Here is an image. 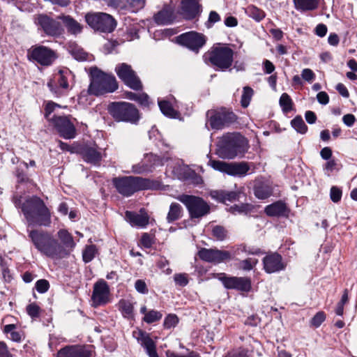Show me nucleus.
Masks as SVG:
<instances>
[{
    "mask_svg": "<svg viewBox=\"0 0 357 357\" xmlns=\"http://www.w3.org/2000/svg\"><path fill=\"white\" fill-rule=\"evenodd\" d=\"M326 319V315L323 312H317L311 319V326L318 328Z\"/></svg>",
    "mask_w": 357,
    "mask_h": 357,
    "instance_id": "8fccbe9b",
    "label": "nucleus"
},
{
    "mask_svg": "<svg viewBox=\"0 0 357 357\" xmlns=\"http://www.w3.org/2000/svg\"><path fill=\"white\" fill-rule=\"evenodd\" d=\"M134 336L145 349L149 357H158L156 351V344L151 339L149 334L142 331H139L138 332H134Z\"/></svg>",
    "mask_w": 357,
    "mask_h": 357,
    "instance_id": "6ab92c4d",
    "label": "nucleus"
},
{
    "mask_svg": "<svg viewBox=\"0 0 357 357\" xmlns=\"http://www.w3.org/2000/svg\"><path fill=\"white\" fill-rule=\"evenodd\" d=\"M251 210V206L248 204H235L228 208V211L232 214L247 213Z\"/></svg>",
    "mask_w": 357,
    "mask_h": 357,
    "instance_id": "79ce46f5",
    "label": "nucleus"
},
{
    "mask_svg": "<svg viewBox=\"0 0 357 357\" xmlns=\"http://www.w3.org/2000/svg\"><path fill=\"white\" fill-rule=\"evenodd\" d=\"M176 199L185 206L191 219L201 218L210 212L209 205L202 197L183 194Z\"/></svg>",
    "mask_w": 357,
    "mask_h": 357,
    "instance_id": "423d86ee",
    "label": "nucleus"
},
{
    "mask_svg": "<svg viewBox=\"0 0 357 357\" xmlns=\"http://www.w3.org/2000/svg\"><path fill=\"white\" fill-rule=\"evenodd\" d=\"M85 161L91 164H98L102 159L101 153L94 147H85L82 151Z\"/></svg>",
    "mask_w": 357,
    "mask_h": 357,
    "instance_id": "c756f323",
    "label": "nucleus"
},
{
    "mask_svg": "<svg viewBox=\"0 0 357 357\" xmlns=\"http://www.w3.org/2000/svg\"><path fill=\"white\" fill-rule=\"evenodd\" d=\"M91 351L86 346L73 345L67 346L60 349L57 357H90Z\"/></svg>",
    "mask_w": 357,
    "mask_h": 357,
    "instance_id": "aec40b11",
    "label": "nucleus"
},
{
    "mask_svg": "<svg viewBox=\"0 0 357 357\" xmlns=\"http://www.w3.org/2000/svg\"><path fill=\"white\" fill-rule=\"evenodd\" d=\"M220 20V16L215 11H211L209 13L208 19L206 22V26L210 28L214 23H216Z\"/></svg>",
    "mask_w": 357,
    "mask_h": 357,
    "instance_id": "052dcab7",
    "label": "nucleus"
},
{
    "mask_svg": "<svg viewBox=\"0 0 357 357\" xmlns=\"http://www.w3.org/2000/svg\"><path fill=\"white\" fill-rule=\"evenodd\" d=\"M60 136L66 139L75 137L76 129L75 126L67 116H59L52 122Z\"/></svg>",
    "mask_w": 357,
    "mask_h": 357,
    "instance_id": "dca6fc26",
    "label": "nucleus"
},
{
    "mask_svg": "<svg viewBox=\"0 0 357 357\" xmlns=\"http://www.w3.org/2000/svg\"><path fill=\"white\" fill-rule=\"evenodd\" d=\"M291 125L299 133L305 134L307 130V126L300 116H297L292 119Z\"/></svg>",
    "mask_w": 357,
    "mask_h": 357,
    "instance_id": "4c0bfd02",
    "label": "nucleus"
},
{
    "mask_svg": "<svg viewBox=\"0 0 357 357\" xmlns=\"http://www.w3.org/2000/svg\"><path fill=\"white\" fill-rule=\"evenodd\" d=\"M178 322V317L174 314H169L165 317L164 326L167 328L174 327Z\"/></svg>",
    "mask_w": 357,
    "mask_h": 357,
    "instance_id": "6e6d98bb",
    "label": "nucleus"
},
{
    "mask_svg": "<svg viewBox=\"0 0 357 357\" xmlns=\"http://www.w3.org/2000/svg\"><path fill=\"white\" fill-rule=\"evenodd\" d=\"M207 116L211 127L216 130L227 127L236 120V115L225 109L219 111H208Z\"/></svg>",
    "mask_w": 357,
    "mask_h": 357,
    "instance_id": "9d476101",
    "label": "nucleus"
},
{
    "mask_svg": "<svg viewBox=\"0 0 357 357\" xmlns=\"http://www.w3.org/2000/svg\"><path fill=\"white\" fill-rule=\"evenodd\" d=\"M249 15L257 21H260L265 17L264 11L254 6L249 8Z\"/></svg>",
    "mask_w": 357,
    "mask_h": 357,
    "instance_id": "3c124183",
    "label": "nucleus"
},
{
    "mask_svg": "<svg viewBox=\"0 0 357 357\" xmlns=\"http://www.w3.org/2000/svg\"><path fill=\"white\" fill-rule=\"evenodd\" d=\"M50 287V284L46 280H39L36 283V290L41 294L45 293Z\"/></svg>",
    "mask_w": 357,
    "mask_h": 357,
    "instance_id": "4d7b16f0",
    "label": "nucleus"
},
{
    "mask_svg": "<svg viewBox=\"0 0 357 357\" xmlns=\"http://www.w3.org/2000/svg\"><path fill=\"white\" fill-rule=\"evenodd\" d=\"M154 20L158 24H170L174 20V12L169 6H165L154 16Z\"/></svg>",
    "mask_w": 357,
    "mask_h": 357,
    "instance_id": "bb28decb",
    "label": "nucleus"
},
{
    "mask_svg": "<svg viewBox=\"0 0 357 357\" xmlns=\"http://www.w3.org/2000/svg\"><path fill=\"white\" fill-rule=\"evenodd\" d=\"M266 272L272 273L283 270L285 268L282 257L276 253L266 256L263 260Z\"/></svg>",
    "mask_w": 357,
    "mask_h": 357,
    "instance_id": "412c9836",
    "label": "nucleus"
},
{
    "mask_svg": "<svg viewBox=\"0 0 357 357\" xmlns=\"http://www.w3.org/2000/svg\"><path fill=\"white\" fill-rule=\"evenodd\" d=\"M221 280L227 289H234L242 291H249L251 281L248 278L222 277Z\"/></svg>",
    "mask_w": 357,
    "mask_h": 357,
    "instance_id": "a211bd4d",
    "label": "nucleus"
},
{
    "mask_svg": "<svg viewBox=\"0 0 357 357\" xmlns=\"http://www.w3.org/2000/svg\"><path fill=\"white\" fill-rule=\"evenodd\" d=\"M212 233L213 236L219 241L224 240L227 236V231L221 226L214 227Z\"/></svg>",
    "mask_w": 357,
    "mask_h": 357,
    "instance_id": "603ef678",
    "label": "nucleus"
},
{
    "mask_svg": "<svg viewBox=\"0 0 357 357\" xmlns=\"http://www.w3.org/2000/svg\"><path fill=\"white\" fill-rule=\"evenodd\" d=\"M145 160L147 161L149 166L151 167V172H152L153 169L156 167L163 165L166 160L165 158H161L159 156L153 154L146 155Z\"/></svg>",
    "mask_w": 357,
    "mask_h": 357,
    "instance_id": "c9c22d12",
    "label": "nucleus"
},
{
    "mask_svg": "<svg viewBox=\"0 0 357 357\" xmlns=\"http://www.w3.org/2000/svg\"><path fill=\"white\" fill-rule=\"evenodd\" d=\"M109 111L113 118L117 121H126L135 123L139 120V115L137 108L129 102H114Z\"/></svg>",
    "mask_w": 357,
    "mask_h": 357,
    "instance_id": "0eeeda50",
    "label": "nucleus"
},
{
    "mask_svg": "<svg viewBox=\"0 0 357 357\" xmlns=\"http://www.w3.org/2000/svg\"><path fill=\"white\" fill-rule=\"evenodd\" d=\"M268 216H284L287 213V207L282 201H278L272 204L268 205L264 210Z\"/></svg>",
    "mask_w": 357,
    "mask_h": 357,
    "instance_id": "a878e982",
    "label": "nucleus"
},
{
    "mask_svg": "<svg viewBox=\"0 0 357 357\" xmlns=\"http://www.w3.org/2000/svg\"><path fill=\"white\" fill-rule=\"evenodd\" d=\"M301 77L305 81L311 83L315 79V74L311 69L305 68L302 70Z\"/></svg>",
    "mask_w": 357,
    "mask_h": 357,
    "instance_id": "bf43d9fd",
    "label": "nucleus"
},
{
    "mask_svg": "<svg viewBox=\"0 0 357 357\" xmlns=\"http://www.w3.org/2000/svg\"><path fill=\"white\" fill-rule=\"evenodd\" d=\"M174 280L176 285L185 287L188 284V277L186 273H176L174 275Z\"/></svg>",
    "mask_w": 357,
    "mask_h": 357,
    "instance_id": "09e8293b",
    "label": "nucleus"
},
{
    "mask_svg": "<svg viewBox=\"0 0 357 357\" xmlns=\"http://www.w3.org/2000/svg\"><path fill=\"white\" fill-rule=\"evenodd\" d=\"M35 22L48 36H59L64 31L59 22L50 18L46 15H38Z\"/></svg>",
    "mask_w": 357,
    "mask_h": 357,
    "instance_id": "4468645a",
    "label": "nucleus"
},
{
    "mask_svg": "<svg viewBox=\"0 0 357 357\" xmlns=\"http://www.w3.org/2000/svg\"><path fill=\"white\" fill-rule=\"evenodd\" d=\"M279 102L284 112H288L292 109L293 102L287 93H284L281 95Z\"/></svg>",
    "mask_w": 357,
    "mask_h": 357,
    "instance_id": "58836bf2",
    "label": "nucleus"
},
{
    "mask_svg": "<svg viewBox=\"0 0 357 357\" xmlns=\"http://www.w3.org/2000/svg\"><path fill=\"white\" fill-rule=\"evenodd\" d=\"M29 236L35 248L43 255L53 259H60L68 255V251L63 248L50 234L39 230H31Z\"/></svg>",
    "mask_w": 357,
    "mask_h": 357,
    "instance_id": "f03ea898",
    "label": "nucleus"
},
{
    "mask_svg": "<svg viewBox=\"0 0 357 357\" xmlns=\"http://www.w3.org/2000/svg\"><path fill=\"white\" fill-rule=\"evenodd\" d=\"M135 288L140 294H147L149 290L146 282L142 280H137L135 283Z\"/></svg>",
    "mask_w": 357,
    "mask_h": 357,
    "instance_id": "680f3d73",
    "label": "nucleus"
},
{
    "mask_svg": "<svg viewBox=\"0 0 357 357\" xmlns=\"http://www.w3.org/2000/svg\"><path fill=\"white\" fill-rule=\"evenodd\" d=\"M40 307L36 303H31L26 307V312L32 318L38 317L40 315Z\"/></svg>",
    "mask_w": 357,
    "mask_h": 357,
    "instance_id": "864d4df0",
    "label": "nucleus"
},
{
    "mask_svg": "<svg viewBox=\"0 0 357 357\" xmlns=\"http://www.w3.org/2000/svg\"><path fill=\"white\" fill-rule=\"evenodd\" d=\"M264 70L266 74H271L275 70L273 63L269 60H265L263 63Z\"/></svg>",
    "mask_w": 357,
    "mask_h": 357,
    "instance_id": "338daca9",
    "label": "nucleus"
},
{
    "mask_svg": "<svg viewBox=\"0 0 357 357\" xmlns=\"http://www.w3.org/2000/svg\"><path fill=\"white\" fill-rule=\"evenodd\" d=\"M118 77L130 88L139 90L142 85L139 78L136 75L131 66L123 63L118 64L115 68Z\"/></svg>",
    "mask_w": 357,
    "mask_h": 357,
    "instance_id": "9b49d317",
    "label": "nucleus"
},
{
    "mask_svg": "<svg viewBox=\"0 0 357 357\" xmlns=\"http://www.w3.org/2000/svg\"><path fill=\"white\" fill-rule=\"evenodd\" d=\"M198 255L202 260L215 264L221 263L231 258V255L228 251L206 248H202L199 251Z\"/></svg>",
    "mask_w": 357,
    "mask_h": 357,
    "instance_id": "f3484780",
    "label": "nucleus"
},
{
    "mask_svg": "<svg viewBox=\"0 0 357 357\" xmlns=\"http://www.w3.org/2000/svg\"><path fill=\"white\" fill-rule=\"evenodd\" d=\"M257 263V260L255 258H248L243 260L240 263V267L245 271L251 270L253 266Z\"/></svg>",
    "mask_w": 357,
    "mask_h": 357,
    "instance_id": "5fc2aeb1",
    "label": "nucleus"
},
{
    "mask_svg": "<svg viewBox=\"0 0 357 357\" xmlns=\"http://www.w3.org/2000/svg\"><path fill=\"white\" fill-rule=\"evenodd\" d=\"M132 172L135 174H144L151 172V167L149 166L145 158L139 163L135 165L132 167Z\"/></svg>",
    "mask_w": 357,
    "mask_h": 357,
    "instance_id": "c03bdc74",
    "label": "nucleus"
},
{
    "mask_svg": "<svg viewBox=\"0 0 357 357\" xmlns=\"http://www.w3.org/2000/svg\"><path fill=\"white\" fill-rule=\"evenodd\" d=\"M141 243L145 248H150L152 245L153 239L149 234L145 233L142 236Z\"/></svg>",
    "mask_w": 357,
    "mask_h": 357,
    "instance_id": "0e129e2a",
    "label": "nucleus"
},
{
    "mask_svg": "<svg viewBox=\"0 0 357 357\" xmlns=\"http://www.w3.org/2000/svg\"><path fill=\"white\" fill-rule=\"evenodd\" d=\"M146 0H126L125 8L132 9L133 12L137 11L143 8L145 6Z\"/></svg>",
    "mask_w": 357,
    "mask_h": 357,
    "instance_id": "a18cd8bd",
    "label": "nucleus"
},
{
    "mask_svg": "<svg viewBox=\"0 0 357 357\" xmlns=\"http://www.w3.org/2000/svg\"><path fill=\"white\" fill-rule=\"evenodd\" d=\"M85 18L92 29L101 32L110 33L116 27L114 19L107 13H88Z\"/></svg>",
    "mask_w": 357,
    "mask_h": 357,
    "instance_id": "6e6552de",
    "label": "nucleus"
},
{
    "mask_svg": "<svg viewBox=\"0 0 357 357\" xmlns=\"http://www.w3.org/2000/svg\"><path fill=\"white\" fill-rule=\"evenodd\" d=\"M250 167L246 162L230 164L229 174L231 176H245L249 171Z\"/></svg>",
    "mask_w": 357,
    "mask_h": 357,
    "instance_id": "473e14b6",
    "label": "nucleus"
},
{
    "mask_svg": "<svg viewBox=\"0 0 357 357\" xmlns=\"http://www.w3.org/2000/svg\"><path fill=\"white\" fill-rule=\"evenodd\" d=\"M318 0H294L296 9L302 11L313 10L318 6Z\"/></svg>",
    "mask_w": 357,
    "mask_h": 357,
    "instance_id": "2f4dec72",
    "label": "nucleus"
},
{
    "mask_svg": "<svg viewBox=\"0 0 357 357\" xmlns=\"http://www.w3.org/2000/svg\"><path fill=\"white\" fill-rule=\"evenodd\" d=\"M119 309L124 317L132 318L133 317L134 306L130 301L121 300L119 303Z\"/></svg>",
    "mask_w": 357,
    "mask_h": 357,
    "instance_id": "f704fd0d",
    "label": "nucleus"
},
{
    "mask_svg": "<svg viewBox=\"0 0 357 357\" xmlns=\"http://www.w3.org/2000/svg\"><path fill=\"white\" fill-rule=\"evenodd\" d=\"M112 183L118 192L125 197H129L137 191L152 188V183L149 179L139 176L116 177L113 178Z\"/></svg>",
    "mask_w": 357,
    "mask_h": 357,
    "instance_id": "39448f33",
    "label": "nucleus"
},
{
    "mask_svg": "<svg viewBox=\"0 0 357 357\" xmlns=\"http://www.w3.org/2000/svg\"><path fill=\"white\" fill-rule=\"evenodd\" d=\"M273 193L271 186L267 183H261L255 186V195L261 199H264L269 197Z\"/></svg>",
    "mask_w": 357,
    "mask_h": 357,
    "instance_id": "72a5a7b5",
    "label": "nucleus"
},
{
    "mask_svg": "<svg viewBox=\"0 0 357 357\" xmlns=\"http://www.w3.org/2000/svg\"><path fill=\"white\" fill-rule=\"evenodd\" d=\"M210 195L212 199L220 202L226 203L227 202H232L238 200L240 196V192L214 190L211 192Z\"/></svg>",
    "mask_w": 357,
    "mask_h": 357,
    "instance_id": "b1692460",
    "label": "nucleus"
},
{
    "mask_svg": "<svg viewBox=\"0 0 357 357\" xmlns=\"http://www.w3.org/2000/svg\"><path fill=\"white\" fill-rule=\"evenodd\" d=\"M208 165L215 170L229 174L230 168V164L229 163L220 160H210Z\"/></svg>",
    "mask_w": 357,
    "mask_h": 357,
    "instance_id": "e433bc0d",
    "label": "nucleus"
},
{
    "mask_svg": "<svg viewBox=\"0 0 357 357\" xmlns=\"http://www.w3.org/2000/svg\"><path fill=\"white\" fill-rule=\"evenodd\" d=\"M60 107V105H59L56 103H54L53 102H49L46 106H45V116L47 119L48 121L52 123L54 120L56 119V117H58L57 116H52V113L55 110L56 108Z\"/></svg>",
    "mask_w": 357,
    "mask_h": 357,
    "instance_id": "49530a36",
    "label": "nucleus"
},
{
    "mask_svg": "<svg viewBox=\"0 0 357 357\" xmlns=\"http://www.w3.org/2000/svg\"><path fill=\"white\" fill-rule=\"evenodd\" d=\"M233 50L228 47H216L209 53V61L215 66L225 70L233 63Z\"/></svg>",
    "mask_w": 357,
    "mask_h": 357,
    "instance_id": "1a4fd4ad",
    "label": "nucleus"
},
{
    "mask_svg": "<svg viewBox=\"0 0 357 357\" xmlns=\"http://www.w3.org/2000/svg\"><path fill=\"white\" fill-rule=\"evenodd\" d=\"M159 107L163 114L169 117H174L176 114V111L172 108L170 103L166 100L158 102Z\"/></svg>",
    "mask_w": 357,
    "mask_h": 357,
    "instance_id": "ea45409f",
    "label": "nucleus"
},
{
    "mask_svg": "<svg viewBox=\"0 0 357 357\" xmlns=\"http://www.w3.org/2000/svg\"><path fill=\"white\" fill-rule=\"evenodd\" d=\"M57 236L60 240L61 245L68 251V255L75 246V243L71 234L66 229H61L58 231Z\"/></svg>",
    "mask_w": 357,
    "mask_h": 357,
    "instance_id": "c85d7f7f",
    "label": "nucleus"
},
{
    "mask_svg": "<svg viewBox=\"0 0 357 357\" xmlns=\"http://www.w3.org/2000/svg\"><path fill=\"white\" fill-rule=\"evenodd\" d=\"M166 355L167 357H200L198 354L193 353V352L189 354L188 356H183V355L177 354L171 351H167L166 352Z\"/></svg>",
    "mask_w": 357,
    "mask_h": 357,
    "instance_id": "774afa93",
    "label": "nucleus"
},
{
    "mask_svg": "<svg viewBox=\"0 0 357 357\" xmlns=\"http://www.w3.org/2000/svg\"><path fill=\"white\" fill-rule=\"evenodd\" d=\"M126 218L132 226L144 227L149 224V216L142 211L139 213L127 211Z\"/></svg>",
    "mask_w": 357,
    "mask_h": 357,
    "instance_id": "393cba45",
    "label": "nucleus"
},
{
    "mask_svg": "<svg viewBox=\"0 0 357 357\" xmlns=\"http://www.w3.org/2000/svg\"><path fill=\"white\" fill-rule=\"evenodd\" d=\"M29 60H33L42 66H50L56 59L55 52L45 46H35L28 52Z\"/></svg>",
    "mask_w": 357,
    "mask_h": 357,
    "instance_id": "f8f14e48",
    "label": "nucleus"
},
{
    "mask_svg": "<svg viewBox=\"0 0 357 357\" xmlns=\"http://www.w3.org/2000/svg\"><path fill=\"white\" fill-rule=\"evenodd\" d=\"M330 196L333 202H338L342 197V190L339 188L333 186L331 189Z\"/></svg>",
    "mask_w": 357,
    "mask_h": 357,
    "instance_id": "13d9d810",
    "label": "nucleus"
},
{
    "mask_svg": "<svg viewBox=\"0 0 357 357\" xmlns=\"http://www.w3.org/2000/svg\"><path fill=\"white\" fill-rule=\"evenodd\" d=\"M91 83L88 89L89 94L99 96L107 93H112L118 84L114 76L105 73L98 68H91Z\"/></svg>",
    "mask_w": 357,
    "mask_h": 357,
    "instance_id": "20e7f679",
    "label": "nucleus"
},
{
    "mask_svg": "<svg viewBox=\"0 0 357 357\" xmlns=\"http://www.w3.org/2000/svg\"><path fill=\"white\" fill-rule=\"evenodd\" d=\"M72 54L73 55L75 59L78 61L86 60L87 54L84 52L82 50H75L72 52Z\"/></svg>",
    "mask_w": 357,
    "mask_h": 357,
    "instance_id": "e2e57ef3",
    "label": "nucleus"
},
{
    "mask_svg": "<svg viewBox=\"0 0 357 357\" xmlns=\"http://www.w3.org/2000/svg\"><path fill=\"white\" fill-rule=\"evenodd\" d=\"M178 43L188 49L198 52L206 43V37L200 33L190 31L183 33L176 38Z\"/></svg>",
    "mask_w": 357,
    "mask_h": 357,
    "instance_id": "ddd939ff",
    "label": "nucleus"
},
{
    "mask_svg": "<svg viewBox=\"0 0 357 357\" xmlns=\"http://www.w3.org/2000/svg\"><path fill=\"white\" fill-rule=\"evenodd\" d=\"M96 249L94 245L86 246L83 252V260L87 263L91 261L95 257Z\"/></svg>",
    "mask_w": 357,
    "mask_h": 357,
    "instance_id": "de8ad7c7",
    "label": "nucleus"
},
{
    "mask_svg": "<svg viewBox=\"0 0 357 357\" xmlns=\"http://www.w3.org/2000/svg\"><path fill=\"white\" fill-rule=\"evenodd\" d=\"M61 20L69 33L76 35L82 32V26L69 15H60L58 17Z\"/></svg>",
    "mask_w": 357,
    "mask_h": 357,
    "instance_id": "cd10ccee",
    "label": "nucleus"
},
{
    "mask_svg": "<svg viewBox=\"0 0 357 357\" xmlns=\"http://www.w3.org/2000/svg\"><path fill=\"white\" fill-rule=\"evenodd\" d=\"M183 212V208L179 204L176 202L172 203L167 215V222H172L180 219L182 217Z\"/></svg>",
    "mask_w": 357,
    "mask_h": 357,
    "instance_id": "7c9ffc66",
    "label": "nucleus"
},
{
    "mask_svg": "<svg viewBox=\"0 0 357 357\" xmlns=\"http://www.w3.org/2000/svg\"><path fill=\"white\" fill-rule=\"evenodd\" d=\"M202 12L201 6L197 0H183L181 14L185 19L192 20L198 17Z\"/></svg>",
    "mask_w": 357,
    "mask_h": 357,
    "instance_id": "4be33fe9",
    "label": "nucleus"
},
{
    "mask_svg": "<svg viewBox=\"0 0 357 357\" xmlns=\"http://www.w3.org/2000/svg\"><path fill=\"white\" fill-rule=\"evenodd\" d=\"M249 149L248 139L239 132H227L216 144V154L222 159L242 158Z\"/></svg>",
    "mask_w": 357,
    "mask_h": 357,
    "instance_id": "f257e3e1",
    "label": "nucleus"
},
{
    "mask_svg": "<svg viewBox=\"0 0 357 357\" xmlns=\"http://www.w3.org/2000/svg\"><path fill=\"white\" fill-rule=\"evenodd\" d=\"M318 102L322 105L328 104L329 101V97L328 94L324 91H321L317 95Z\"/></svg>",
    "mask_w": 357,
    "mask_h": 357,
    "instance_id": "69168bd1",
    "label": "nucleus"
},
{
    "mask_svg": "<svg viewBox=\"0 0 357 357\" xmlns=\"http://www.w3.org/2000/svg\"><path fill=\"white\" fill-rule=\"evenodd\" d=\"M22 211L29 225H47L50 222L49 210L39 197L27 199L22 206Z\"/></svg>",
    "mask_w": 357,
    "mask_h": 357,
    "instance_id": "7ed1b4c3",
    "label": "nucleus"
},
{
    "mask_svg": "<svg viewBox=\"0 0 357 357\" xmlns=\"http://www.w3.org/2000/svg\"><path fill=\"white\" fill-rule=\"evenodd\" d=\"M47 86L52 92L59 96L61 93L59 89V86L65 89L68 87V83L64 75V71L60 70L55 74L54 77L48 82Z\"/></svg>",
    "mask_w": 357,
    "mask_h": 357,
    "instance_id": "5701e85b",
    "label": "nucleus"
},
{
    "mask_svg": "<svg viewBox=\"0 0 357 357\" xmlns=\"http://www.w3.org/2000/svg\"><path fill=\"white\" fill-rule=\"evenodd\" d=\"M91 300L95 307L105 305L109 301V288L105 280H100L94 284Z\"/></svg>",
    "mask_w": 357,
    "mask_h": 357,
    "instance_id": "2eb2a0df",
    "label": "nucleus"
},
{
    "mask_svg": "<svg viewBox=\"0 0 357 357\" xmlns=\"http://www.w3.org/2000/svg\"><path fill=\"white\" fill-rule=\"evenodd\" d=\"M162 314L157 310H150L145 314L143 320L147 324H151L161 319Z\"/></svg>",
    "mask_w": 357,
    "mask_h": 357,
    "instance_id": "37998d69",
    "label": "nucleus"
},
{
    "mask_svg": "<svg viewBox=\"0 0 357 357\" xmlns=\"http://www.w3.org/2000/svg\"><path fill=\"white\" fill-rule=\"evenodd\" d=\"M254 91L250 86L243 87V94L241 96V103L242 107H247L252 99Z\"/></svg>",
    "mask_w": 357,
    "mask_h": 357,
    "instance_id": "a19ab883",
    "label": "nucleus"
}]
</instances>
